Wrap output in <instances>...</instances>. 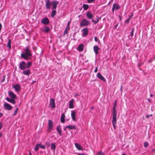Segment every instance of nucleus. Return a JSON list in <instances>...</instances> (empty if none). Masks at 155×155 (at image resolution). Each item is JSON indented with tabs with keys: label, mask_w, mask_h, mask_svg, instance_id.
Here are the masks:
<instances>
[{
	"label": "nucleus",
	"mask_w": 155,
	"mask_h": 155,
	"mask_svg": "<svg viewBox=\"0 0 155 155\" xmlns=\"http://www.w3.org/2000/svg\"><path fill=\"white\" fill-rule=\"evenodd\" d=\"M147 99L150 103L151 102V100H150V99L149 98H147Z\"/></svg>",
	"instance_id": "3c124183"
},
{
	"label": "nucleus",
	"mask_w": 155,
	"mask_h": 155,
	"mask_svg": "<svg viewBox=\"0 0 155 155\" xmlns=\"http://www.w3.org/2000/svg\"><path fill=\"white\" fill-rule=\"evenodd\" d=\"M48 130L49 131L53 129V123L52 120H48Z\"/></svg>",
	"instance_id": "0eeeda50"
},
{
	"label": "nucleus",
	"mask_w": 155,
	"mask_h": 155,
	"mask_svg": "<svg viewBox=\"0 0 155 155\" xmlns=\"http://www.w3.org/2000/svg\"><path fill=\"white\" fill-rule=\"evenodd\" d=\"M97 77L101 80L102 81L104 82H105L106 81V80L104 77L100 73H97Z\"/></svg>",
	"instance_id": "9d476101"
},
{
	"label": "nucleus",
	"mask_w": 155,
	"mask_h": 155,
	"mask_svg": "<svg viewBox=\"0 0 155 155\" xmlns=\"http://www.w3.org/2000/svg\"><path fill=\"white\" fill-rule=\"evenodd\" d=\"M117 25H116V27H117Z\"/></svg>",
	"instance_id": "774afa93"
},
{
	"label": "nucleus",
	"mask_w": 155,
	"mask_h": 155,
	"mask_svg": "<svg viewBox=\"0 0 155 155\" xmlns=\"http://www.w3.org/2000/svg\"><path fill=\"white\" fill-rule=\"evenodd\" d=\"M99 48L98 46H94V50L96 54H98V50H99Z\"/></svg>",
	"instance_id": "412c9836"
},
{
	"label": "nucleus",
	"mask_w": 155,
	"mask_h": 155,
	"mask_svg": "<svg viewBox=\"0 0 155 155\" xmlns=\"http://www.w3.org/2000/svg\"><path fill=\"white\" fill-rule=\"evenodd\" d=\"M153 96V94H150V96L151 97H152Z\"/></svg>",
	"instance_id": "bf43d9fd"
},
{
	"label": "nucleus",
	"mask_w": 155,
	"mask_h": 155,
	"mask_svg": "<svg viewBox=\"0 0 155 155\" xmlns=\"http://www.w3.org/2000/svg\"><path fill=\"white\" fill-rule=\"evenodd\" d=\"M2 134L0 133V138L2 136Z\"/></svg>",
	"instance_id": "052dcab7"
},
{
	"label": "nucleus",
	"mask_w": 155,
	"mask_h": 155,
	"mask_svg": "<svg viewBox=\"0 0 155 155\" xmlns=\"http://www.w3.org/2000/svg\"><path fill=\"white\" fill-rule=\"evenodd\" d=\"M2 124L0 122V130L2 128Z\"/></svg>",
	"instance_id": "37998d69"
},
{
	"label": "nucleus",
	"mask_w": 155,
	"mask_h": 155,
	"mask_svg": "<svg viewBox=\"0 0 155 155\" xmlns=\"http://www.w3.org/2000/svg\"><path fill=\"white\" fill-rule=\"evenodd\" d=\"M83 7L84 10H87L88 8V5L87 4H84Z\"/></svg>",
	"instance_id": "c756f323"
},
{
	"label": "nucleus",
	"mask_w": 155,
	"mask_h": 155,
	"mask_svg": "<svg viewBox=\"0 0 155 155\" xmlns=\"http://www.w3.org/2000/svg\"><path fill=\"white\" fill-rule=\"evenodd\" d=\"M17 113H16L15 111L14 113L13 114V115L14 116H15L16 114Z\"/></svg>",
	"instance_id": "49530a36"
},
{
	"label": "nucleus",
	"mask_w": 155,
	"mask_h": 155,
	"mask_svg": "<svg viewBox=\"0 0 155 155\" xmlns=\"http://www.w3.org/2000/svg\"><path fill=\"white\" fill-rule=\"evenodd\" d=\"M50 107L52 108H55V100L54 98H51L50 100L49 104Z\"/></svg>",
	"instance_id": "423d86ee"
},
{
	"label": "nucleus",
	"mask_w": 155,
	"mask_h": 155,
	"mask_svg": "<svg viewBox=\"0 0 155 155\" xmlns=\"http://www.w3.org/2000/svg\"><path fill=\"white\" fill-rule=\"evenodd\" d=\"M75 145L76 148L79 150H83V148L80 144L76 143H75Z\"/></svg>",
	"instance_id": "a211bd4d"
},
{
	"label": "nucleus",
	"mask_w": 155,
	"mask_h": 155,
	"mask_svg": "<svg viewBox=\"0 0 155 155\" xmlns=\"http://www.w3.org/2000/svg\"><path fill=\"white\" fill-rule=\"evenodd\" d=\"M97 155H104V153L100 151L97 153Z\"/></svg>",
	"instance_id": "72a5a7b5"
},
{
	"label": "nucleus",
	"mask_w": 155,
	"mask_h": 155,
	"mask_svg": "<svg viewBox=\"0 0 155 155\" xmlns=\"http://www.w3.org/2000/svg\"><path fill=\"white\" fill-rule=\"evenodd\" d=\"M89 24V21L87 19H83L81 22L80 26L81 27L87 26Z\"/></svg>",
	"instance_id": "20e7f679"
},
{
	"label": "nucleus",
	"mask_w": 155,
	"mask_h": 155,
	"mask_svg": "<svg viewBox=\"0 0 155 155\" xmlns=\"http://www.w3.org/2000/svg\"><path fill=\"white\" fill-rule=\"evenodd\" d=\"M113 6L114 7L115 10L118 9L120 7V6L118 4L115 3L113 5Z\"/></svg>",
	"instance_id": "393cba45"
},
{
	"label": "nucleus",
	"mask_w": 155,
	"mask_h": 155,
	"mask_svg": "<svg viewBox=\"0 0 155 155\" xmlns=\"http://www.w3.org/2000/svg\"><path fill=\"white\" fill-rule=\"evenodd\" d=\"M99 21V19L98 18L97 21H95L93 20V19H92V21L94 23V24H96Z\"/></svg>",
	"instance_id": "4c0bfd02"
},
{
	"label": "nucleus",
	"mask_w": 155,
	"mask_h": 155,
	"mask_svg": "<svg viewBox=\"0 0 155 155\" xmlns=\"http://www.w3.org/2000/svg\"><path fill=\"white\" fill-rule=\"evenodd\" d=\"M49 28L47 27H45L43 29L44 31L46 33L48 32L49 31Z\"/></svg>",
	"instance_id": "c85d7f7f"
},
{
	"label": "nucleus",
	"mask_w": 155,
	"mask_h": 155,
	"mask_svg": "<svg viewBox=\"0 0 155 155\" xmlns=\"http://www.w3.org/2000/svg\"><path fill=\"white\" fill-rule=\"evenodd\" d=\"M117 101H115V104L113 107V118L112 119V123L114 128L115 130L116 129V125L117 124V111L115 109V107L116 105Z\"/></svg>",
	"instance_id": "f03ea898"
},
{
	"label": "nucleus",
	"mask_w": 155,
	"mask_h": 155,
	"mask_svg": "<svg viewBox=\"0 0 155 155\" xmlns=\"http://www.w3.org/2000/svg\"><path fill=\"white\" fill-rule=\"evenodd\" d=\"M119 16L120 17V15H119ZM120 20L121 19V18H120Z\"/></svg>",
	"instance_id": "338daca9"
},
{
	"label": "nucleus",
	"mask_w": 155,
	"mask_h": 155,
	"mask_svg": "<svg viewBox=\"0 0 155 155\" xmlns=\"http://www.w3.org/2000/svg\"><path fill=\"white\" fill-rule=\"evenodd\" d=\"M36 82V81H33L32 82V84H33L34 83Z\"/></svg>",
	"instance_id": "5fc2aeb1"
},
{
	"label": "nucleus",
	"mask_w": 155,
	"mask_h": 155,
	"mask_svg": "<svg viewBox=\"0 0 155 155\" xmlns=\"http://www.w3.org/2000/svg\"><path fill=\"white\" fill-rule=\"evenodd\" d=\"M41 22L44 25H47L49 23V20L47 18H45L42 19Z\"/></svg>",
	"instance_id": "4468645a"
},
{
	"label": "nucleus",
	"mask_w": 155,
	"mask_h": 155,
	"mask_svg": "<svg viewBox=\"0 0 155 155\" xmlns=\"http://www.w3.org/2000/svg\"><path fill=\"white\" fill-rule=\"evenodd\" d=\"M122 86H121V88H120V90L121 91H122Z\"/></svg>",
	"instance_id": "4d7b16f0"
},
{
	"label": "nucleus",
	"mask_w": 155,
	"mask_h": 155,
	"mask_svg": "<svg viewBox=\"0 0 155 155\" xmlns=\"http://www.w3.org/2000/svg\"><path fill=\"white\" fill-rule=\"evenodd\" d=\"M18 110V108H17L15 110V111L16 113H17Z\"/></svg>",
	"instance_id": "8fccbe9b"
},
{
	"label": "nucleus",
	"mask_w": 155,
	"mask_h": 155,
	"mask_svg": "<svg viewBox=\"0 0 155 155\" xmlns=\"http://www.w3.org/2000/svg\"><path fill=\"white\" fill-rule=\"evenodd\" d=\"M56 12L55 10H52L51 16L53 17L56 15Z\"/></svg>",
	"instance_id": "7c9ffc66"
},
{
	"label": "nucleus",
	"mask_w": 155,
	"mask_h": 155,
	"mask_svg": "<svg viewBox=\"0 0 155 155\" xmlns=\"http://www.w3.org/2000/svg\"><path fill=\"white\" fill-rule=\"evenodd\" d=\"M31 73L30 70L29 69H27L24 71L22 73L24 75H29Z\"/></svg>",
	"instance_id": "6ab92c4d"
},
{
	"label": "nucleus",
	"mask_w": 155,
	"mask_h": 155,
	"mask_svg": "<svg viewBox=\"0 0 155 155\" xmlns=\"http://www.w3.org/2000/svg\"><path fill=\"white\" fill-rule=\"evenodd\" d=\"M59 3V2L57 1H54L52 2V8L53 9H55L56 8L57 5Z\"/></svg>",
	"instance_id": "1a4fd4ad"
},
{
	"label": "nucleus",
	"mask_w": 155,
	"mask_h": 155,
	"mask_svg": "<svg viewBox=\"0 0 155 155\" xmlns=\"http://www.w3.org/2000/svg\"><path fill=\"white\" fill-rule=\"evenodd\" d=\"M153 115L152 114H150V115H149L150 116H152Z\"/></svg>",
	"instance_id": "680f3d73"
},
{
	"label": "nucleus",
	"mask_w": 155,
	"mask_h": 155,
	"mask_svg": "<svg viewBox=\"0 0 155 155\" xmlns=\"http://www.w3.org/2000/svg\"><path fill=\"white\" fill-rule=\"evenodd\" d=\"M24 50L25 51V52L22 53L21 55V57L26 60L31 59V57L32 56V55L29 47L28 46L26 47L24 49Z\"/></svg>",
	"instance_id": "f257e3e1"
},
{
	"label": "nucleus",
	"mask_w": 155,
	"mask_h": 155,
	"mask_svg": "<svg viewBox=\"0 0 155 155\" xmlns=\"http://www.w3.org/2000/svg\"><path fill=\"white\" fill-rule=\"evenodd\" d=\"M70 24V21H68V22L67 27L66 28L68 29V30H69V29H70V26H69Z\"/></svg>",
	"instance_id": "e433bc0d"
},
{
	"label": "nucleus",
	"mask_w": 155,
	"mask_h": 155,
	"mask_svg": "<svg viewBox=\"0 0 155 155\" xmlns=\"http://www.w3.org/2000/svg\"><path fill=\"white\" fill-rule=\"evenodd\" d=\"M66 128H68L69 129H75L76 126L74 125H68L65 127Z\"/></svg>",
	"instance_id": "b1692460"
},
{
	"label": "nucleus",
	"mask_w": 155,
	"mask_h": 155,
	"mask_svg": "<svg viewBox=\"0 0 155 155\" xmlns=\"http://www.w3.org/2000/svg\"><path fill=\"white\" fill-rule=\"evenodd\" d=\"M7 47L9 49H10L11 48V40L10 39L8 40L7 44Z\"/></svg>",
	"instance_id": "bb28decb"
},
{
	"label": "nucleus",
	"mask_w": 155,
	"mask_h": 155,
	"mask_svg": "<svg viewBox=\"0 0 155 155\" xmlns=\"http://www.w3.org/2000/svg\"><path fill=\"white\" fill-rule=\"evenodd\" d=\"M56 146L55 143H52L51 144V149L53 150L54 151H55L56 149Z\"/></svg>",
	"instance_id": "a878e982"
},
{
	"label": "nucleus",
	"mask_w": 155,
	"mask_h": 155,
	"mask_svg": "<svg viewBox=\"0 0 155 155\" xmlns=\"http://www.w3.org/2000/svg\"><path fill=\"white\" fill-rule=\"evenodd\" d=\"M122 155H126V154L125 153H124L122 154Z\"/></svg>",
	"instance_id": "e2e57ef3"
},
{
	"label": "nucleus",
	"mask_w": 155,
	"mask_h": 155,
	"mask_svg": "<svg viewBox=\"0 0 155 155\" xmlns=\"http://www.w3.org/2000/svg\"><path fill=\"white\" fill-rule=\"evenodd\" d=\"M78 96V94H76L74 95V96L75 97H76L77 96Z\"/></svg>",
	"instance_id": "603ef678"
},
{
	"label": "nucleus",
	"mask_w": 155,
	"mask_h": 155,
	"mask_svg": "<svg viewBox=\"0 0 155 155\" xmlns=\"http://www.w3.org/2000/svg\"><path fill=\"white\" fill-rule=\"evenodd\" d=\"M57 130L59 135L61 136L62 135L61 130L60 126H58L57 128Z\"/></svg>",
	"instance_id": "f3484780"
},
{
	"label": "nucleus",
	"mask_w": 155,
	"mask_h": 155,
	"mask_svg": "<svg viewBox=\"0 0 155 155\" xmlns=\"http://www.w3.org/2000/svg\"><path fill=\"white\" fill-rule=\"evenodd\" d=\"M97 71V68L96 67L94 71V72L95 73H96Z\"/></svg>",
	"instance_id": "c03bdc74"
},
{
	"label": "nucleus",
	"mask_w": 155,
	"mask_h": 155,
	"mask_svg": "<svg viewBox=\"0 0 155 155\" xmlns=\"http://www.w3.org/2000/svg\"><path fill=\"white\" fill-rule=\"evenodd\" d=\"M86 16L87 18L89 19H92L93 15L90 12H87Z\"/></svg>",
	"instance_id": "2eb2a0df"
},
{
	"label": "nucleus",
	"mask_w": 155,
	"mask_h": 155,
	"mask_svg": "<svg viewBox=\"0 0 155 155\" xmlns=\"http://www.w3.org/2000/svg\"><path fill=\"white\" fill-rule=\"evenodd\" d=\"M4 107L5 108L6 110H11L12 108V107L8 104L7 103H5L4 104Z\"/></svg>",
	"instance_id": "6e6552de"
},
{
	"label": "nucleus",
	"mask_w": 155,
	"mask_h": 155,
	"mask_svg": "<svg viewBox=\"0 0 155 155\" xmlns=\"http://www.w3.org/2000/svg\"><path fill=\"white\" fill-rule=\"evenodd\" d=\"M3 116V114L2 113H0V118L2 117Z\"/></svg>",
	"instance_id": "de8ad7c7"
},
{
	"label": "nucleus",
	"mask_w": 155,
	"mask_h": 155,
	"mask_svg": "<svg viewBox=\"0 0 155 155\" xmlns=\"http://www.w3.org/2000/svg\"><path fill=\"white\" fill-rule=\"evenodd\" d=\"M32 62L31 61H29L27 63V65H26V68H28L30 67L31 65Z\"/></svg>",
	"instance_id": "cd10ccee"
},
{
	"label": "nucleus",
	"mask_w": 155,
	"mask_h": 155,
	"mask_svg": "<svg viewBox=\"0 0 155 155\" xmlns=\"http://www.w3.org/2000/svg\"><path fill=\"white\" fill-rule=\"evenodd\" d=\"M130 18H128V19H127V20H126V21L127 23H129V21H130Z\"/></svg>",
	"instance_id": "79ce46f5"
},
{
	"label": "nucleus",
	"mask_w": 155,
	"mask_h": 155,
	"mask_svg": "<svg viewBox=\"0 0 155 155\" xmlns=\"http://www.w3.org/2000/svg\"><path fill=\"white\" fill-rule=\"evenodd\" d=\"M133 16V14H132V15L129 18H130H130L132 17V16Z\"/></svg>",
	"instance_id": "6e6d98bb"
},
{
	"label": "nucleus",
	"mask_w": 155,
	"mask_h": 155,
	"mask_svg": "<svg viewBox=\"0 0 155 155\" xmlns=\"http://www.w3.org/2000/svg\"><path fill=\"white\" fill-rule=\"evenodd\" d=\"M69 30H68V29L66 28L64 32V35L67 34L68 33V31Z\"/></svg>",
	"instance_id": "c9c22d12"
},
{
	"label": "nucleus",
	"mask_w": 155,
	"mask_h": 155,
	"mask_svg": "<svg viewBox=\"0 0 155 155\" xmlns=\"http://www.w3.org/2000/svg\"><path fill=\"white\" fill-rule=\"evenodd\" d=\"M84 46L83 44H80L78 48V50L80 51H82L84 49Z\"/></svg>",
	"instance_id": "5701e85b"
},
{
	"label": "nucleus",
	"mask_w": 155,
	"mask_h": 155,
	"mask_svg": "<svg viewBox=\"0 0 155 155\" xmlns=\"http://www.w3.org/2000/svg\"><path fill=\"white\" fill-rule=\"evenodd\" d=\"M71 117L72 120L74 121H76V112L75 111H71Z\"/></svg>",
	"instance_id": "9b49d317"
},
{
	"label": "nucleus",
	"mask_w": 155,
	"mask_h": 155,
	"mask_svg": "<svg viewBox=\"0 0 155 155\" xmlns=\"http://www.w3.org/2000/svg\"><path fill=\"white\" fill-rule=\"evenodd\" d=\"M95 0H87V2L88 3H91L95 1Z\"/></svg>",
	"instance_id": "ea45409f"
},
{
	"label": "nucleus",
	"mask_w": 155,
	"mask_h": 155,
	"mask_svg": "<svg viewBox=\"0 0 155 155\" xmlns=\"http://www.w3.org/2000/svg\"><path fill=\"white\" fill-rule=\"evenodd\" d=\"M8 95L11 97V98L8 97H7L6 100L8 101L15 104L16 101L15 99L16 98V95L14 93L11 91L8 92Z\"/></svg>",
	"instance_id": "7ed1b4c3"
},
{
	"label": "nucleus",
	"mask_w": 155,
	"mask_h": 155,
	"mask_svg": "<svg viewBox=\"0 0 155 155\" xmlns=\"http://www.w3.org/2000/svg\"><path fill=\"white\" fill-rule=\"evenodd\" d=\"M29 155H31V153L30 151H29Z\"/></svg>",
	"instance_id": "13d9d810"
},
{
	"label": "nucleus",
	"mask_w": 155,
	"mask_h": 155,
	"mask_svg": "<svg viewBox=\"0 0 155 155\" xmlns=\"http://www.w3.org/2000/svg\"><path fill=\"white\" fill-rule=\"evenodd\" d=\"M74 100L72 99L69 101V107L70 109L73 108L74 107Z\"/></svg>",
	"instance_id": "f8f14e48"
},
{
	"label": "nucleus",
	"mask_w": 155,
	"mask_h": 155,
	"mask_svg": "<svg viewBox=\"0 0 155 155\" xmlns=\"http://www.w3.org/2000/svg\"><path fill=\"white\" fill-rule=\"evenodd\" d=\"M94 40L96 42H97V41H98V43H100V41L98 39H97V37H94Z\"/></svg>",
	"instance_id": "58836bf2"
},
{
	"label": "nucleus",
	"mask_w": 155,
	"mask_h": 155,
	"mask_svg": "<svg viewBox=\"0 0 155 155\" xmlns=\"http://www.w3.org/2000/svg\"><path fill=\"white\" fill-rule=\"evenodd\" d=\"M146 117L147 118H148L150 117V116H149V115H147Z\"/></svg>",
	"instance_id": "09e8293b"
},
{
	"label": "nucleus",
	"mask_w": 155,
	"mask_h": 155,
	"mask_svg": "<svg viewBox=\"0 0 155 155\" xmlns=\"http://www.w3.org/2000/svg\"><path fill=\"white\" fill-rule=\"evenodd\" d=\"M40 147L42 149H45V146L44 145H41V144H40Z\"/></svg>",
	"instance_id": "a19ab883"
},
{
	"label": "nucleus",
	"mask_w": 155,
	"mask_h": 155,
	"mask_svg": "<svg viewBox=\"0 0 155 155\" xmlns=\"http://www.w3.org/2000/svg\"><path fill=\"white\" fill-rule=\"evenodd\" d=\"M78 155H85L84 154L78 153Z\"/></svg>",
	"instance_id": "864d4df0"
},
{
	"label": "nucleus",
	"mask_w": 155,
	"mask_h": 155,
	"mask_svg": "<svg viewBox=\"0 0 155 155\" xmlns=\"http://www.w3.org/2000/svg\"><path fill=\"white\" fill-rule=\"evenodd\" d=\"M114 9H115L114 7L113 6L112 9V11L113 12H114Z\"/></svg>",
	"instance_id": "a18cd8bd"
},
{
	"label": "nucleus",
	"mask_w": 155,
	"mask_h": 155,
	"mask_svg": "<svg viewBox=\"0 0 155 155\" xmlns=\"http://www.w3.org/2000/svg\"><path fill=\"white\" fill-rule=\"evenodd\" d=\"M134 31V28H133L132 29L131 31V32L130 33V35H131V37H133V36Z\"/></svg>",
	"instance_id": "f704fd0d"
},
{
	"label": "nucleus",
	"mask_w": 155,
	"mask_h": 155,
	"mask_svg": "<svg viewBox=\"0 0 155 155\" xmlns=\"http://www.w3.org/2000/svg\"><path fill=\"white\" fill-rule=\"evenodd\" d=\"M52 4V3H50L49 0H47L45 2L46 7L47 9L50 8V6Z\"/></svg>",
	"instance_id": "dca6fc26"
},
{
	"label": "nucleus",
	"mask_w": 155,
	"mask_h": 155,
	"mask_svg": "<svg viewBox=\"0 0 155 155\" xmlns=\"http://www.w3.org/2000/svg\"><path fill=\"white\" fill-rule=\"evenodd\" d=\"M65 116L64 113H62L61 114V121L62 123H64L65 121Z\"/></svg>",
	"instance_id": "4be33fe9"
},
{
	"label": "nucleus",
	"mask_w": 155,
	"mask_h": 155,
	"mask_svg": "<svg viewBox=\"0 0 155 155\" xmlns=\"http://www.w3.org/2000/svg\"><path fill=\"white\" fill-rule=\"evenodd\" d=\"M40 144H37L35 146V150L37 151L39 149L40 147Z\"/></svg>",
	"instance_id": "2f4dec72"
},
{
	"label": "nucleus",
	"mask_w": 155,
	"mask_h": 155,
	"mask_svg": "<svg viewBox=\"0 0 155 155\" xmlns=\"http://www.w3.org/2000/svg\"><path fill=\"white\" fill-rule=\"evenodd\" d=\"M66 128L65 127V128L64 129V130H66Z\"/></svg>",
	"instance_id": "69168bd1"
},
{
	"label": "nucleus",
	"mask_w": 155,
	"mask_h": 155,
	"mask_svg": "<svg viewBox=\"0 0 155 155\" xmlns=\"http://www.w3.org/2000/svg\"><path fill=\"white\" fill-rule=\"evenodd\" d=\"M19 68L21 70H24L26 68V64L24 61H22L19 64Z\"/></svg>",
	"instance_id": "39448f33"
},
{
	"label": "nucleus",
	"mask_w": 155,
	"mask_h": 155,
	"mask_svg": "<svg viewBox=\"0 0 155 155\" xmlns=\"http://www.w3.org/2000/svg\"><path fill=\"white\" fill-rule=\"evenodd\" d=\"M153 151H155V149H153Z\"/></svg>",
	"instance_id": "0e129e2a"
},
{
	"label": "nucleus",
	"mask_w": 155,
	"mask_h": 155,
	"mask_svg": "<svg viewBox=\"0 0 155 155\" xmlns=\"http://www.w3.org/2000/svg\"><path fill=\"white\" fill-rule=\"evenodd\" d=\"M14 88L15 89V91L17 92L18 91L20 90V86L18 84H16L14 86Z\"/></svg>",
	"instance_id": "aec40b11"
},
{
	"label": "nucleus",
	"mask_w": 155,
	"mask_h": 155,
	"mask_svg": "<svg viewBox=\"0 0 155 155\" xmlns=\"http://www.w3.org/2000/svg\"><path fill=\"white\" fill-rule=\"evenodd\" d=\"M83 32L82 36H87L88 34V31L87 28H84L82 30Z\"/></svg>",
	"instance_id": "ddd939ff"
},
{
	"label": "nucleus",
	"mask_w": 155,
	"mask_h": 155,
	"mask_svg": "<svg viewBox=\"0 0 155 155\" xmlns=\"http://www.w3.org/2000/svg\"><path fill=\"white\" fill-rule=\"evenodd\" d=\"M149 145V144L147 142H145L144 143V146L145 147H147Z\"/></svg>",
	"instance_id": "473e14b6"
}]
</instances>
